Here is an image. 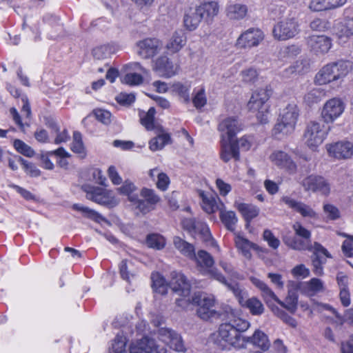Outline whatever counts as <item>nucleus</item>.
<instances>
[{
    "instance_id": "obj_1",
    "label": "nucleus",
    "mask_w": 353,
    "mask_h": 353,
    "mask_svg": "<svg viewBox=\"0 0 353 353\" xmlns=\"http://www.w3.org/2000/svg\"><path fill=\"white\" fill-rule=\"evenodd\" d=\"M249 327L248 321L233 317L219 325V330L212 336L213 342L221 350H230L231 347H243L244 336L241 333L246 331Z\"/></svg>"
},
{
    "instance_id": "obj_2",
    "label": "nucleus",
    "mask_w": 353,
    "mask_h": 353,
    "mask_svg": "<svg viewBox=\"0 0 353 353\" xmlns=\"http://www.w3.org/2000/svg\"><path fill=\"white\" fill-rule=\"evenodd\" d=\"M252 283L261 292L265 301L270 303L275 301L291 313H294L297 309L298 294L294 290H289L285 301H281L275 293L263 281L256 277H250Z\"/></svg>"
},
{
    "instance_id": "obj_3",
    "label": "nucleus",
    "mask_w": 353,
    "mask_h": 353,
    "mask_svg": "<svg viewBox=\"0 0 353 353\" xmlns=\"http://www.w3.org/2000/svg\"><path fill=\"white\" fill-rule=\"evenodd\" d=\"M352 65L347 61H339L323 66L316 74L315 81L320 85L342 80L352 70Z\"/></svg>"
},
{
    "instance_id": "obj_4",
    "label": "nucleus",
    "mask_w": 353,
    "mask_h": 353,
    "mask_svg": "<svg viewBox=\"0 0 353 353\" xmlns=\"http://www.w3.org/2000/svg\"><path fill=\"white\" fill-rule=\"evenodd\" d=\"M299 114L298 108L294 103H290L284 108L273 128L274 135H287L294 132Z\"/></svg>"
},
{
    "instance_id": "obj_5",
    "label": "nucleus",
    "mask_w": 353,
    "mask_h": 353,
    "mask_svg": "<svg viewBox=\"0 0 353 353\" xmlns=\"http://www.w3.org/2000/svg\"><path fill=\"white\" fill-rule=\"evenodd\" d=\"M330 130V127L325 126L321 121H310L304 131V142L311 150H316L323 143Z\"/></svg>"
},
{
    "instance_id": "obj_6",
    "label": "nucleus",
    "mask_w": 353,
    "mask_h": 353,
    "mask_svg": "<svg viewBox=\"0 0 353 353\" xmlns=\"http://www.w3.org/2000/svg\"><path fill=\"white\" fill-rule=\"evenodd\" d=\"M269 98L268 90L260 89L253 92L248 103V108L256 113V118L261 123L268 121L269 105L267 101Z\"/></svg>"
},
{
    "instance_id": "obj_7",
    "label": "nucleus",
    "mask_w": 353,
    "mask_h": 353,
    "mask_svg": "<svg viewBox=\"0 0 353 353\" xmlns=\"http://www.w3.org/2000/svg\"><path fill=\"white\" fill-rule=\"evenodd\" d=\"M170 286L172 290L183 298L176 300V305L182 309L187 310L192 304V299H186L190 293V284L186 277L181 272L171 273Z\"/></svg>"
},
{
    "instance_id": "obj_8",
    "label": "nucleus",
    "mask_w": 353,
    "mask_h": 353,
    "mask_svg": "<svg viewBox=\"0 0 353 353\" xmlns=\"http://www.w3.org/2000/svg\"><path fill=\"white\" fill-rule=\"evenodd\" d=\"M226 287L233 293L239 304L248 308L252 314L259 315L263 312L264 307L261 301L256 297L247 299L246 291L238 283H229Z\"/></svg>"
},
{
    "instance_id": "obj_9",
    "label": "nucleus",
    "mask_w": 353,
    "mask_h": 353,
    "mask_svg": "<svg viewBox=\"0 0 353 353\" xmlns=\"http://www.w3.org/2000/svg\"><path fill=\"white\" fill-rule=\"evenodd\" d=\"M192 260H194L197 265L203 269L202 274L203 275L209 276L225 286L229 283L219 270L213 267L214 260L211 254L206 251L199 250L196 254H195V258Z\"/></svg>"
},
{
    "instance_id": "obj_10",
    "label": "nucleus",
    "mask_w": 353,
    "mask_h": 353,
    "mask_svg": "<svg viewBox=\"0 0 353 353\" xmlns=\"http://www.w3.org/2000/svg\"><path fill=\"white\" fill-rule=\"evenodd\" d=\"M299 24L295 18L285 19L276 23L272 29V35L278 41H286L297 35Z\"/></svg>"
},
{
    "instance_id": "obj_11",
    "label": "nucleus",
    "mask_w": 353,
    "mask_h": 353,
    "mask_svg": "<svg viewBox=\"0 0 353 353\" xmlns=\"http://www.w3.org/2000/svg\"><path fill=\"white\" fill-rule=\"evenodd\" d=\"M301 185L305 192L318 193L324 196H329L331 192L330 182L321 175H309L302 180Z\"/></svg>"
},
{
    "instance_id": "obj_12",
    "label": "nucleus",
    "mask_w": 353,
    "mask_h": 353,
    "mask_svg": "<svg viewBox=\"0 0 353 353\" xmlns=\"http://www.w3.org/2000/svg\"><path fill=\"white\" fill-rule=\"evenodd\" d=\"M292 229L296 236L300 237V239L297 237L287 238L284 239L285 243L294 250H306L308 248V244L311 242V232L298 221L292 225Z\"/></svg>"
},
{
    "instance_id": "obj_13",
    "label": "nucleus",
    "mask_w": 353,
    "mask_h": 353,
    "mask_svg": "<svg viewBox=\"0 0 353 353\" xmlns=\"http://www.w3.org/2000/svg\"><path fill=\"white\" fill-rule=\"evenodd\" d=\"M83 189L86 192V198L98 204L114 207L118 203L112 191L102 188L86 185L83 186Z\"/></svg>"
},
{
    "instance_id": "obj_14",
    "label": "nucleus",
    "mask_w": 353,
    "mask_h": 353,
    "mask_svg": "<svg viewBox=\"0 0 353 353\" xmlns=\"http://www.w3.org/2000/svg\"><path fill=\"white\" fill-rule=\"evenodd\" d=\"M192 305L198 307L197 315L203 320H208L216 314L214 306V299L203 293H195L192 297Z\"/></svg>"
},
{
    "instance_id": "obj_15",
    "label": "nucleus",
    "mask_w": 353,
    "mask_h": 353,
    "mask_svg": "<svg viewBox=\"0 0 353 353\" xmlns=\"http://www.w3.org/2000/svg\"><path fill=\"white\" fill-rule=\"evenodd\" d=\"M264 39L265 34L261 29L250 28L239 35L236 46L241 49H251L259 46Z\"/></svg>"
},
{
    "instance_id": "obj_16",
    "label": "nucleus",
    "mask_w": 353,
    "mask_h": 353,
    "mask_svg": "<svg viewBox=\"0 0 353 353\" xmlns=\"http://www.w3.org/2000/svg\"><path fill=\"white\" fill-rule=\"evenodd\" d=\"M163 43L157 38H146L137 43V52L143 59H150L160 52Z\"/></svg>"
},
{
    "instance_id": "obj_17",
    "label": "nucleus",
    "mask_w": 353,
    "mask_h": 353,
    "mask_svg": "<svg viewBox=\"0 0 353 353\" xmlns=\"http://www.w3.org/2000/svg\"><path fill=\"white\" fill-rule=\"evenodd\" d=\"M159 338L171 349L176 352H184L186 350L181 336L175 331L161 327L158 330Z\"/></svg>"
},
{
    "instance_id": "obj_18",
    "label": "nucleus",
    "mask_w": 353,
    "mask_h": 353,
    "mask_svg": "<svg viewBox=\"0 0 353 353\" xmlns=\"http://www.w3.org/2000/svg\"><path fill=\"white\" fill-rule=\"evenodd\" d=\"M221 139L232 140L233 137L241 131V125L234 117H228L221 120L217 128Z\"/></svg>"
},
{
    "instance_id": "obj_19",
    "label": "nucleus",
    "mask_w": 353,
    "mask_h": 353,
    "mask_svg": "<svg viewBox=\"0 0 353 353\" xmlns=\"http://www.w3.org/2000/svg\"><path fill=\"white\" fill-rule=\"evenodd\" d=\"M344 109L345 105L340 99H331L323 106L322 117L325 123H332L341 116Z\"/></svg>"
},
{
    "instance_id": "obj_20",
    "label": "nucleus",
    "mask_w": 353,
    "mask_h": 353,
    "mask_svg": "<svg viewBox=\"0 0 353 353\" xmlns=\"http://www.w3.org/2000/svg\"><path fill=\"white\" fill-rule=\"evenodd\" d=\"M152 69L159 76L170 78L177 73L179 66L167 56H161L154 61Z\"/></svg>"
},
{
    "instance_id": "obj_21",
    "label": "nucleus",
    "mask_w": 353,
    "mask_h": 353,
    "mask_svg": "<svg viewBox=\"0 0 353 353\" xmlns=\"http://www.w3.org/2000/svg\"><path fill=\"white\" fill-rule=\"evenodd\" d=\"M281 201L304 218L318 219V214L310 205L302 201H296L288 196H283Z\"/></svg>"
},
{
    "instance_id": "obj_22",
    "label": "nucleus",
    "mask_w": 353,
    "mask_h": 353,
    "mask_svg": "<svg viewBox=\"0 0 353 353\" xmlns=\"http://www.w3.org/2000/svg\"><path fill=\"white\" fill-rule=\"evenodd\" d=\"M270 159L279 168L283 169L290 174L295 173L296 171V164L290 156L283 151L276 150L273 152L270 156Z\"/></svg>"
},
{
    "instance_id": "obj_23",
    "label": "nucleus",
    "mask_w": 353,
    "mask_h": 353,
    "mask_svg": "<svg viewBox=\"0 0 353 353\" xmlns=\"http://www.w3.org/2000/svg\"><path fill=\"white\" fill-rule=\"evenodd\" d=\"M330 156L336 159H347L353 156V143L350 141H339L327 145Z\"/></svg>"
},
{
    "instance_id": "obj_24",
    "label": "nucleus",
    "mask_w": 353,
    "mask_h": 353,
    "mask_svg": "<svg viewBox=\"0 0 353 353\" xmlns=\"http://www.w3.org/2000/svg\"><path fill=\"white\" fill-rule=\"evenodd\" d=\"M196 7L203 21L208 25L212 24L220 12V5L216 1H203Z\"/></svg>"
},
{
    "instance_id": "obj_25",
    "label": "nucleus",
    "mask_w": 353,
    "mask_h": 353,
    "mask_svg": "<svg viewBox=\"0 0 353 353\" xmlns=\"http://www.w3.org/2000/svg\"><path fill=\"white\" fill-rule=\"evenodd\" d=\"M307 43L311 50L316 54H325L332 46L331 39L324 35H312L307 38Z\"/></svg>"
},
{
    "instance_id": "obj_26",
    "label": "nucleus",
    "mask_w": 353,
    "mask_h": 353,
    "mask_svg": "<svg viewBox=\"0 0 353 353\" xmlns=\"http://www.w3.org/2000/svg\"><path fill=\"white\" fill-rule=\"evenodd\" d=\"M220 158L227 163L232 159L235 161L240 159V153L236 143L232 140L221 139Z\"/></svg>"
},
{
    "instance_id": "obj_27",
    "label": "nucleus",
    "mask_w": 353,
    "mask_h": 353,
    "mask_svg": "<svg viewBox=\"0 0 353 353\" xmlns=\"http://www.w3.org/2000/svg\"><path fill=\"white\" fill-rule=\"evenodd\" d=\"M203 21L196 6L185 10L183 16V25L188 31L195 30Z\"/></svg>"
},
{
    "instance_id": "obj_28",
    "label": "nucleus",
    "mask_w": 353,
    "mask_h": 353,
    "mask_svg": "<svg viewBox=\"0 0 353 353\" xmlns=\"http://www.w3.org/2000/svg\"><path fill=\"white\" fill-rule=\"evenodd\" d=\"M247 343H250L263 351H267L270 347L268 336L259 330H256L252 336L244 337L243 346Z\"/></svg>"
},
{
    "instance_id": "obj_29",
    "label": "nucleus",
    "mask_w": 353,
    "mask_h": 353,
    "mask_svg": "<svg viewBox=\"0 0 353 353\" xmlns=\"http://www.w3.org/2000/svg\"><path fill=\"white\" fill-rule=\"evenodd\" d=\"M347 0H312L309 8L312 11L320 12L342 6Z\"/></svg>"
},
{
    "instance_id": "obj_30",
    "label": "nucleus",
    "mask_w": 353,
    "mask_h": 353,
    "mask_svg": "<svg viewBox=\"0 0 353 353\" xmlns=\"http://www.w3.org/2000/svg\"><path fill=\"white\" fill-rule=\"evenodd\" d=\"M248 10L246 5L232 3L226 6L225 14L229 19L239 21L245 18L247 15Z\"/></svg>"
},
{
    "instance_id": "obj_31",
    "label": "nucleus",
    "mask_w": 353,
    "mask_h": 353,
    "mask_svg": "<svg viewBox=\"0 0 353 353\" xmlns=\"http://www.w3.org/2000/svg\"><path fill=\"white\" fill-rule=\"evenodd\" d=\"M185 43L186 37L183 31H175L168 41L165 48L170 52L176 53L181 50Z\"/></svg>"
},
{
    "instance_id": "obj_32",
    "label": "nucleus",
    "mask_w": 353,
    "mask_h": 353,
    "mask_svg": "<svg viewBox=\"0 0 353 353\" xmlns=\"http://www.w3.org/2000/svg\"><path fill=\"white\" fill-rule=\"evenodd\" d=\"M173 244L174 248L182 255L190 259L195 258V248L192 244L185 241L179 236H174L173 238Z\"/></svg>"
},
{
    "instance_id": "obj_33",
    "label": "nucleus",
    "mask_w": 353,
    "mask_h": 353,
    "mask_svg": "<svg viewBox=\"0 0 353 353\" xmlns=\"http://www.w3.org/2000/svg\"><path fill=\"white\" fill-rule=\"evenodd\" d=\"M155 347V342L153 339L144 337L130 347V353H151Z\"/></svg>"
},
{
    "instance_id": "obj_34",
    "label": "nucleus",
    "mask_w": 353,
    "mask_h": 353,
    "mask_svg": "<svg viewBox=\"0 0 353 353\" xmlns=\"http://www.w3.org/2000/svg\"><path fill=\"white\" fill-rule=\"evenodd\" d=\"M235 244L237 249L241 252V254L246 259H250L252 256L250 250L253 249L257 251L261 250V249L256 244L250 242L249 240L243 238L241 236H236L235 237Z\"/></svg>"
},
{
    "instance_id": "obj_35",
    "label": "nucleus",
    "mask_w": 353,
    "mask_h": 353,
    "mask_svg": "<svg viewBox=\"0 0 353 353\" xmlns=\"http://www.w3.org/2000/svg\"><path fill=\"white\" fill-rule=\"evenodd\" d=\"M336 34L339 39H348L353 36V17H347L337 24Z\"/></svg>"
},
{
    "instance_id": "obj_36",
    "label": "nucleus",
    "mask_w": 353,
    "mask_h": 353,
    "mask_svg": "<svg viewBox=\"0 0 353 353\" xmlns=\"http://www.w3.org/2000/svg\"><path fill=\"white\" fill-rule=\"evenodd\" d=\"M234 205L246 221H250L259 214V209L252 204L236 202Z\"/></svg>"
},
{
    "instance_id": "obj_37",
    "label": "nucleus",
    "mask_w": 353,
    "mask_h": 353,
    "mask_svg": "<svg viewBox=\"0 0 353 353\" xmlns=\"http://www.w3.org/2000/svg\"><path fill=\"white\" fill-rule=\"evenodd\" d=\"M130 201L134 209L137 211V214L140 213L145 215L155 209L152 205L148 203L145 199L142 197L139 198L138 195L130 196Z\"/></svg>"
},
{
    "instance_id": "obj_38",
    "label": "nucleus",
    "mask_w": 353,
    "mask_h": 353,
    "mask_svg": "<svg viewBox=\"0 0 353 353\" xmlns=\"http://www.w3.org/2000/svg\"><path fill=\"white\" fill-rule=\"evenodd\" d=\"M219 217L225 227L230 231L235 230V225L238 221V218L233 211H226L219 209Z\"/></svg>"
},
{
    "instance_id": "obj_39",
    "label": "nucleus",
    "mask_w": 353,
    "mask_h": 353,
    "mask_svg": "<svg viewBox=\"0 0 353 353\" xmlns=\"http://www.w3.org/2000/svg\"><path fill=\"white\" fill-rule=\"evenodd\" d=\"M166 241L165 238L159 234H150L147 236L146 244L149 248L161 250L165 245Z\"/></svg>"
},
{
    "instance_id": "obj_40",
    "label": "nucleus",
    "mask_w": 353,
    "mask_h": 353,
    "mask_svg": "<svg viewBox=\"0 0 353 353\" xmlns=\"http://www.w3.org/2000/svg\"><path fill=\"white\" fill-rule=\"evenodd\" d=\"M70 149L73 152L79 154L81 157H84L85 156V150L82 141V136L79 132H74L73 140L71 143Z\"/></svg>"
},
{
    "instance_id": "obj_41",
    "label": "nucleus",
    "mask_w": 353,
    "mask_h": 353,
    "mask_svg": "<svg viewBox=\"0 0 353 353\" xmlns=\"http://www.w3.org/2000/svg\"><path fill=\"white\" fill-rule=\"evenodd\" d=\"M72 208L74 210L81 212L84 216L92 220H94L95 221L99 222L101 220L103 219V218L100 214H99L94 210L89 208L88 207H85L81 204L76 203L74 204Z\"/></svg>"
},
{
    "instance_id": "obj_42",
    "label": "nucleus",
    "mask_w": 353,
    "mask_h": 353,
    "mask_svg": "<svg viewBox=\"0 0 353 353\" xmlns=\"http://www.w3.org/2000/svg\"><path fill=\"white\" fill-rule=\"evenodd\" d=\"M306 250L312 252V258H317L319 259H325L331 257L328 251L319 243L314 242L313 245L311 244V242L308 244V248Z\"/></svg>"
},
{
    "instance_id": "obj_43",
    "label": "nucleus",
    "mask_w": 353,
    "mask_h": 353,
    "mask_svg": "<svg viewBox=\"0 0 353 353\" xmlns=\"http://www.w3.org/2000/svg\"><path fill=\"white\" fill-rule=\"evenodd\" d=\"M170 137L168 134H161L150 140L149 143L150 149L152 151L161 150L170 142Z\"/></svg>"
},
{
    "instance_id": "obj_44",
    "label": "nucleus",
    "mask_w": 353,
    "mask_h": 353,
    "mask_svg": "<svg viewBox=\"0 0 353 353\" xmlns=\"http://www.w3.org/2000/svg\"><path fill=\"white\" fill-rule=\"evenodd\" d=\"M325 95V92L321 88H313L304 97V101L308 105H312L320 101Z\"/></svg>"
},
{
    "instance_id": "obj_45",
    "label": "nucleus",
    "mask_w": 353,
    "mask_h": 353,
    "mask_svg": "<svg viewBox=\"0 0 353 353\" xmlns=\"http://www.w3.org/2000/svg\"><path fill=\"white\" fill-rule=\"evenodd\" d=\"M156 111L154 108H150L147 112L140 116L141 123L148 130H152L154 128V115Z\"/></svg>"
},
{
    "instance_id": "obj_46",
    "label": "nucleus",
    "mask_w": 353,
    "mask_h": 353,
    "mask_svg": "<svg viewBox=\"0 0 353 353\" xmlns=\"http://www.w3.org/2000/svg\"><path fill=\"white\" fill-rule=\"evenodd\" d=\"M199 195L202 199L203 208L207 213H214L219 209L216 200L214 198L208 197L203 192H201Z\"/></svg>"
},
{
    "instance_id": "obj_47",
    "label": "nucleus",
    "mask_w": 353,
    "mask_h": 353,
    "mask_svg": "<svg viewBox=\"0 0 353 353\" xmlns=\"http://www.w3.org/2000/svg\"><path fill=\"white\" fill-rule=\"evenodd\" d=\"M140 196L152 205L154 208L156 205L161 201L160 196L152 189L144 188L141 190Z\"/></svg>"
},
{
    "instance_id": "obj_48",
    "label": "nucleus",
    "mask_w": 353,
    "mask_h": 353,
    "mask_svg": "<svg viewBox=\"0 0 353 353\" xmlns=\"http://www.w3.org/2000/svg\"><path fill=\"white\" fill-rule=\"evenodd\" d=\"M151 278L154 290L160 294H165L167 285L165 279L158 273H152Z\"/></svg>"
},
{
    "instance_id": "obj_49",
    "label": "nucleus",
    "mask_w": 353,
    "mask_h": 353,
    "mask_svg": "<svg viewBox=\"0 0 353 353\" xmlns=\"http://www.w3.org/2000/svg\"><path fill=\"white\" fill-rule=\"evenodd\" d=\"M112 52V47L109 45H102L94 48L92 54L94 59L101 60L108 58Z\"/></svg>"
},
{
    "instance_id": "obj_50",
    "label": "nucleus",
    "mask_w": 353,
    "mask_h": 353,
    "mask_svg": "<svg viewBox=\"0 0 353 353\" xmlns=\"http://www.w3.org/2000/svg\"><path fill=\"white\" fill-rule=\"evenodd\" d=\"M13 145L17 151L24 156L32 157L34 155V150L21 140H14Z\"/></svg>"
},
{
    "instance_id": "obj_51",
    "label": "nucleus",
    "mask_w": 353,
    "mask_h": 353,
    "mask_svg": "<svg viewBox=\"0 0 353 353\" xmlns=\"http://www.w3.org/2000/svg\"><path fill=\"white\" fill-rule=\"evenodd\" d=\"M192 103L196 109L203 108L207 103V98L204 88H200L195 92L192 98Z\"/></svg>"
},
{
    "instance_id": "obj_52",
    "label": "nucleus",
    "mask_w": 353,
    "mask_h": 353,
    "mask_svg": "<svg viewBox=\"0 0 353 353\" xmlns=\"http://www.w3.org/2000/svg\"><path fill=\"white\" fill-rule=\"evenodd\" d=\"M43 21L53 28H54V32L57 33V36H59L62 31V26L59 23V19L52 14L48 13L43 17Z\"/></svg>"
},
{
    "instance_id": "obj_53",
    "label": "nucleus",
    "mask_w": 353,
    "mask_h": 353,
    "mask_svg": "<svg viewBox=\"0 0 353 353\" xmlns=\"http://www.w3.org/2000/svg\"><path fill=\"white\" fill-rule=\"evenodd\" d=\"M307 289L309 292H312V294H314L319 292H321L324 291V283L323 282L316 278H313L310 279L306 283Z\"/></svg>"
},
{
    "instance_id": "obj_54",
    "label": "nucleus",
    "mask_w": 353,
    "mask_h": 353,
    "mask_svg": "<svg viewBox=\"0 0 353 353\" xmlns=\"http://www.w3.org/2000/svg\"><path fill=\"white\" fill-rule=\"evenodd\" d=\"M143 81L141 74L136 72H128L122 78V82L130 85H140Z\"/></svg>"
},
{
    "instance_id": "obj_55",
    "label": "nucleus",
    "mask_w": 353,
    "mask_h": 353,
    "mask_svg": "<svg viewBox=\"0 0 353 353\" xmlns=\"http://www.w3.org/2000/svg\"><path fill=\"white\" fill-rule=\"evenodd\" d=\"M254 141L252 136L245 135L234 141L237 145L239 150L241 149L243 151H248L252 146Z\"/></svg>"
},
{
    "instance_id": "obj_56",
    "label": "nucleus",
    "mask_w": 353,
    "mask_h": 353,
    "mask_svg": "<svg viewBox=\"0 0 353 353\" xmlns=\"http://www.w3.org/2000/svg\"><path fill=\"white\" fill-rule=\"evenodd\" d=\"M190 85H183L181 83H176L173 85L174 91L182 97L185 102L190 101Z\"/></svg>"
},
{
    "instance_id": "obj_57",
    "label": "nucleus",
    "mask_w": 353,
    "mask_h": 353,
    "mask_svg": "<svg viewBox=\"0 0 353 353\" xmlns=\"http://www.w3.org/2000/svg\"><path fill=\"white\" fill-rule=\"evenodd\" d=\"M313 310L318 311L319 312H322L323 311H329L332 314H333L339 321H342V316L338 313V312L331 305L326 303H314L312 305Z\"/></svg>"
},
{
    "instance_id": "obj_58",
    "label": "nucleus",
    "mask_w": 353,
    "mask_h": 353,
    "mask_svg": "<svg viewBox=\"0 0 353 353\" xmlns=\"http://www.w3.org/2000/svg\"><path fill=\"white\" fill-rule=\"evenodd\" d=\"M126 339L122 335L117 334L112 344V348L114 353H122L125 351Z\"/></svg>"
},
{
    "instance_id": "obj_59",
    "label": "nucleus",
    "mask_w": 353,
    "mask_h": 353,
    "mask_svg": "<svg viewBox=\"0 0 353 353\" xmlns=\"http://www.w3.org/2000/svg\"><path fill=\"white\" fill-rule=\"evenodd\" d=\"M263 239L268 242V245L273 248L277 249L280 245V241L276 238L271 230H265L263 234Z\"/></svg>"
},
{
    "instance_id": "obj_60",
    "label": "nucleus",
    "mask_w": 353,
    "mask_h": 353,
    "mask_svg": "<svg viewBox=\"0 0 353 353\" xmlns=\"http://www.w3.org/2000/svg\"><path fill=\"white\" fill-rule=\"evenodd\" d=\"M19 161L23 166L25 171L31 176H39L41 171L32 163L28 162L21 157H19Z\"/></svg>"
},
{
    "instance_id": "obj_61",
    "label": "nucleus",
    "mask_w": 353,
    "mask_h": 353,
    "mask_svg": "<svg viewBox=\"0 0 353 353\" xmlns=\"http://www.w3.org/2000/svg\"><path fill=\"white\" fill-rule=\"evenodd\" d=\"M120 274L123 279L127 281L130 283L132 280L136 278V274L134 273L130 272L128 270V267L127 265V261L123 260L121 261L120 266Z\"/></svg>"
},
{
    "instance_id": "obj_62",
    "label": "nucleus",
    "mask_w": 353,
    "mask_h": 353,
    "mask_svg": "<svg viewBox=\"0 0 353 353\" xmlns=\"http://www.w3.org/2000/svg\"><path fill=\"white\" fill-rule=\"evenodd\" d=\"M323 211L326 214L327 217L330 220H336L340 218L341 213L339 210L332 204H325L323 205Z\"/></svg>"
},
{
    "instance_id": "obj_63",
    "label": "nucleus",
    "mask_w": 353,
    "mask_h": 353,
    "mask_svg": "<svg viewBox=\"0 0 353 353\" xmlns=\"http://www.w3.org/2000/svg\"><path fill=\"white\" fill-rule=\"evenodd\" d=\"M94 114L98 121L103 124L108 125L111 123V113L105 110L97 109L94 111Z\"/></svg>"
},
{
    "instance_id": "obj_64",
    "label": "nucleus",
    "mask_w": 353,
    "mask_h": 353,
    "mask_svg": "<svg viewBox=\"0 0 353 353\" xmlns=\"http://www.w3.org/2000/svg\"><path fill=\"white\" fill-rule=\"evenodd\" d=\"M344 236L347 239L343 243V252L347 257L353 258V236L344 234Z\"/></svg>"
}]
</instances>
